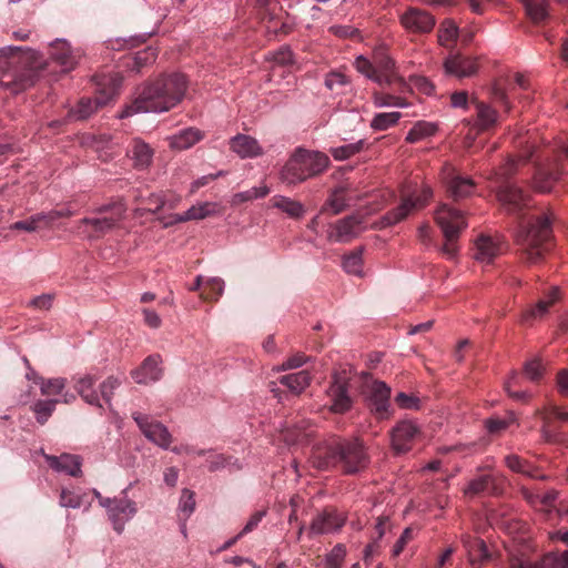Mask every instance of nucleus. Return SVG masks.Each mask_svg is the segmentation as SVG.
<instances>
[{
	"label": "nucleus",
	"mask_w": 568,
	"mask_h": 568,
	"mask_svg": "<svg viewBox=\"0 0 568 568\" xmlns=\"http://www.w3.org/2000/svg\"><path fill=\"white\" fill-rule=\"evenodd\" d=\"M497 197L508 213L516 214L520 219L516 243L520 248L521 257L529 264L539 263L551 246V214L542 213L524 221V211L530 207L529 194L511 182L500 185Z\"/></svg>",
	"instance_id": "f257e3e1"
},
{
	"label": "nucleus",
	"mask_w": 568,
	"mask_h": 568,
	"mask_svg": "<svg viewBox=\"0 0 568 568\" xmlns=\"http://www.w3.org/2000/svg\"><path fill=\"white\" fill-rule=\"evenodd\" d=\"M45 65L34 50L21 47L0 49V87L19 93L33 85L38 73Z\"/></svg>",
	"instance_id": "f03ea898"
},
{
	"label": "nucleus",
	"mask_w": 568,
	"mask_h": 568,
	"mask_svg": "<svg viewBox=\"0 0 568 568\" xmlns=\"http://www.w3.org/2000/svg\"><path fill=\"white\" fill-rule=\"evenodd\" d=\"M187 80L182 73L163 75L149 83L129 105L123 116H130L139 111L164 112L176 106L185 97Z\"/></svg>",
	"instance_id": "7ed1b4c3"
},
{
	"label": "nucleus",
	"mask_w": 568,
	"mask_h": 568,
	"mask_svg": "<svg viewBox=\"0 0 568 568\" xmlns=\"http://www.w3.org/2000/svg\"><path fill=\"white\" fill-rule=\"evenodd\" d=\"M313 463L321 470L339 469L353 475L367 467L369 456L358 439H334L316 448Z\"/></svg>",
	"instance_id": "20e7f679"
},
{
	"label": "nucleus",
	"mask_w": 568,
	"mask_h": 568,
	"mask_svg": "<svg viewBox=\"0 0 568 568\" xmlns=\"http://www.w3.org/2000/svg\"><path fill=\"white\" fill-rule=\"evenodd\" d=\"M329 165V158L320 151L297 148L280 172V180L296 185L322 174Z\"/></svg>",
	"instance_id": "39448f33"
},
{
	"label": "nucleus",
	"mask_w": 568,
	"mask_h": 568,
	"mask_svg": "<svg viewBox=\"0 0 568 568\" xmlns=\"http://www.w3.org/2000/svg\"><path fill=\"white\" fill-rule=\"evenodd\" d=\"M95 98H82L77 109L70 111V116L77 120L88 119L98 108L105 105L119 92L123 78L118 72L99 73L93 77Z\"/></svg>",
	"instance_id": "423d86ee"
},
{
	"label": "nucleus",
	"mask_w": 568,
	"mask_h": 568,
	"mask_svg": "<svg viewBox=\"0 0 568 568\" xmlns=\"http://www.w3.org/2000/svg\"><path fill=\"white\" fill-rule=\"evenodd\" d=\"M126 207L122 202H113L95 210V216L84 217L79 222L78 233L89 239H99L119 227L124 219Z\"/></svg>",
	"instance_id": "0eeeda50"
},
{
	"label": "nucleus",
	"mask_w": 568,
	"mask_h": 568,
	"mask_svg": "<svg viewBox=\"0 0 568 568\" xmlns=\"http://www.w3.org/2000/svg\"><path fill=\"white\" fill-rule=\"evenodd\" d=\"M355 68L359 73L379 85H405L403 78L395 70L393 59L384 51L375 52L373 62L359 55L355 60Z\"/></svg>",
	"instance_id": "6e6552de"
},
{
	"label": "nucleus",
	"mask_w": 568,
	"mask_h": 568,
	"mask_svg": "<svg viewBox=\"0 0 568 568\" xmlns=\"http://www.w3.org/2000/svg\"><path fill=\"white\" fill-rule=\"evenodd\" d=\"M541 419L540 436L547 444L559 445L568 443V410L550 404L536 410Z\"/></svg>",
	"instance_id": "1a4fd4ad"
},
{
	"label": "nucleus",
	"mask_w": 568,
	"mask_h": 568,
	"mask_svg": "<svg viewBox=\"0 0 568 568\" xmlns=\"http://www.w3.org/2000/svg\"><path fill=\"white\" fill-rule=\"evenodd\" d=\"M435 220L445 237L442 253L448 258H454L458 252L457 241L459 235L467 226L465 217L456 209L444 204L437 210Z\"/></svg>",
	"instance_id": "9d476101"
},
{
	"label": "nucleus",
	"mask_w": 568,
	"mask_h": 568,
	"mask_svg": "<svg viewBox=\"0 0 568 568\" xmlns=\"http://www.w3.org/2000/svg\"><path fill=\"white\" fill-rule=\"evenodd\" d=\"M362 394L371 413L377 419H388L393 412L390 405V387L384 382L365 376Z\"/></svg>",
	"instance_id": "9b49d317"
},
{
	"label": "nucleus",
	"mask_w": 568,
	"mask_h": 568,
	"mask_svg": "<svg viewBox=\"0 0 568 568\" xmlns=\"http://www.w3.org/2000/svg\"><path fill=\"white\" fill-rule=\"evenodd\" d=\"M433 197V190L428 185H423L419 190L405 192L398 206L388 211L383 216V223L386 226L394 225L405 220L409 214L427 205Z\"/></svg>",
	"instance_id": "f8f14e48"
},
{
	"label": "nucleus",
	"mask_w": 568,
	"mask_h": 568,
	"mask_svg": "<svg viewBox=\"0 0 568 568\" xmlns=\"http://www.w3.org/2000/svg\"><path fill=\"white\" fill-rule=\"evenodd\" d=\"M326 395L331 403L329 409L335 414H345L353 407L354 399L351 395V377L345 369L335 372L332 375Z\"/></svg>",
	"instance_id": "ddd939ff"
},
{
	"label": "nucleus",
	"mask_w": 568,
	"mask_h": 568,
	"mask_svg": "<svg viewBox=\"0 0 568 568\" xmlns=\"http://www.w3.org/2000/svg\"><path fill=\"white\" fill-rule=\"evenodd\" d=\"M440 176L448 196L454 201L468 197L475 192V182L462 175L452 164L446 163L443 166Z\"/></svg>",
	"instance_id": "4468645a"
},
{
	"label": "nucleus",
	"mask_w": 568,
	"mask_h": 568,
	"mask_svg": "<svg viewBox=\"0 0 568 568\" xmlns=\"http://www.w3.org/2000/svg\"><path fill=\"white\" fill-rule=\"evenodd\" d=\"M132 418L150 442L162 448H169L172 442V436L162 423L156 422L149 415L140 412L132 413Z\"/></svg>",
	"instance_id": "2eb2a0df"
},
{
	"label": "nucleus",
	"mask_w": 568,
	"mask_h": 568,
	"mask_svg": "<svg viewBox=\"0 0 568 568\" xmlns=\"http://www.w3.org/2000/svg\"><path fill=\"white\" fill-rule=\"evenodd\" d=\"M101 506L105 507L114 530L122 532L124 524L136 514L135 503L126 497L115 499H102Z\"/></svg>",
	"instance_id": "dca6fc26"
},
{
	"label": "nucleus",
	"mask_w": 568,
	"mask_h": 568,
	"mask_svg": "<svg viewBox=\"0 0 568 568\" xmlns=\"http://www.w3.org/2000/svg\"><path fill=\"white\" fill-rule=\"evenodd\" d=\"M460 542L466 551L469 565L473 568H483L488 561L491 560L493 555L481 538L470 534H463Z\"/></svg>",
	"instance_id": "f3484780"
},
{
	"label": "nucleus",
	"mask_w": 568,
	"mask_h": 568,
	"mask_svg": "<svg viewBox=\"0 0 568 568\" xmlns=\"http://www.w3.org/2000/svg\"><path fill=\"white\" fill-rule=\"evenodd\" d=\"M419 434L418 427L410 420L399 422L390 433L392 447L396 454H404L412 449L413 443Z\"/></svg>",
	"instance_id": "a211bd4d"
},
{
	"label": "nucleus",
	"mask_w": 568,
	"mask_h": 568,
	"mask_svg": "<svg viewBox=\"0 0 568 568\" xmlns=\"http://www.w3.org/2000/svg\"><path fill=\"white\" fill-rule=\"evenodd\" d=\"M402 26L412 33H428L435 26V18L427 11L409 8L400 16Z\"/></svg>",
	"instance_id": "6ab92c4d"
},
{
	"label": "nucleus",
	"mask_w": 568,
	"mask_h": 568,
	"mask_svg": "<svg viewBox=\"0 0 568 568\" xmlns=\"http://www.w3.org/2000/svg\"><path fill=\"white\" fill-rule=\"evenodd\" d=\"M364 216L362 214L348 215L334 224L329 239L335 242L348 243L363 231Z\"/></svg>",
	"instance_id": "aec40b11"
},
{
	"label": "nucleus",
	"mask_w": 568,
	"mask_h": 568,
	"mask_svg": "<svg viewBox=\"0 0 568 568\" xmlns=\"http://www.w3.org/2000/svg\"><path fill=\"white\" fill-rule=\"evenodd\" d=\"M161 364L162 358L159 354L150 355L138 368L131 372V376L138 384L158 382L163 376Z\"/></svg>",
	"instance_id": "412c9836"
},
{
	"label": "nucleus",
	"mask_w": 568,
	"mask_h": 568,
	"mask_svg": "<svg viewBox=\"0 0 568 568\" xmlns=\"http://www.w3.org/2000/svg\"><path fill=\"white\" fill-rule=\"evenodd\" d=\"M49 54L64 72L74 69L80 58L79 52L72 50L70 44L62 39H57L50 44Z\"/></svg>",
	"instance_id": "4be33fe9"
},
{
	"label": "nucleus",
	"mask_w": 568,
	"mask_h": 568,
	"mask_svg": "<svg viewBox=\"0 0 568 568\" xmlns=\"http://www.w3.org/2000/svg\"><path fill=\"white\" fill-rule=\"evenodd\" d=\"M444 68L447 74L462 79L474 75L478 70V64L474 58L455 54L445 60Z\"/></svg>",
	"instance_id": "5701e85b"
},
{
	"label": "nucleus",
	"mask_w": 568,
	"mask_h": 568,
	"mask_svg": "<svg viewBox=\"0 0 568 568\" xmlns=\"http://www.w3.org/2000/svg\"><path fill=\"white\" fill-rule=\"evenodd\" d=\"M72 381L74 389L87 404L103 410V403H101L99 393L94 388L97 379L92 375H77Z\"/></svg>",
	"instance_id": "b1692460"
},
{
	"label": "nucleus",
	"mask_w": 568,
	"mask_h": 568,
	"mask_svg": "<svg viewBox=\"0 0 568 568\" xmlns=\"http://www.w3.org/2000/svg\"><path fill=\"white\" fill-rule=\"evenodd\" d=\"M562 173L561 166L555 162L547 166H539L534 175V186L539 192H549L552 184Z\"/></svg>",
	"instance_id": "393cba45"
},
{
	"label": "nucleus",
	"mask_w": 568,
	"mask_h": 568,
	"mask_svg": "<svg viewBox=\"0 0 568 568\" xmlns=\"http://www.w3.org/2000/svg\"><path fill=\"white\" fill-rule=\"evenodd\" d=\"M230 148L242 159L256 158L263 154L257 140L245 134H237L230 140Z\"/></svg>",
	"instance_id": "a878e982"
},
{
	"label": "nucleus",
	"mask_w": 568,
	"mask_h": 568,
	"mask_svg": "<svg viewBox=\"0 0 568 568\" xmlns=\"http://www.w3.org/2000/svg\"><path fill=\"white\" fill-rule=\"evenodd\" d=\"M470 103L474 104L476 110L475 126L479 131H488L497 125L498 113L495 109L476 98H473Z\"/></svg>",
	"instance_id": "bb28decb"
},
{
	"label": "nucleus",
	"mask_w": 568,
	"mask_h": 568,
	"mask_svg": "<svg viewBox=\"0 0 568 568\" xmlns=\"http://www.w3.org/2000/svg\"><path fill=\"white\" fill-rule=\"evenodd\" d=\"M503 480L496 475L481 474L470 480L466 493L497 495L500 493Z\"/></svg>",
	"instance_id": "cd10ccee"
},
{
	"label": "nucleus",
	"mask_w": 568,
	"mask_h": 568,
	"mask_svg": "<svg viewBox=\"0 0 568 568\" xmlns=\"http://www.w3.org/2000/svg\"><path fill=\"white\" fill-rule=\"evenodd\" d=\"M500 245L491 237L480 235L475 241L474 258L480 263L489 264L500 254Z\"/></svg>",
	"instance_id": "c85d7f7f"
},
{
	"label": "nucleus",
	"mask_w": 568,
	"mask_h": 568,
	"mask_svg": "<svg viewBox=\"0 0 568 568\" xmlns=\"http://www.w3.org/2000/svg\"><path fill=\"white\" fill-rule=\"evenodd\" d=\"M344 525L343 518L337 514L324 511L318 514L311 524V535L329 534L339 529Z\"/></svg>",
	"instance_id": "c756f323"
},
{
	"label": "nucleus",
	"mask_w": 568,
	"mask_h": 568,
	"mask_svg": "<svg viewBox=\"0 0 568 568\" xmlns=\"http://www.w3.org/2000/svg\"><path fill=\"white\" fill-rule=\"evenodd\" d=\"M559 288L554 287L547 298L538 301L535 306H531L521 314L520 322L523 324H529L531 321L542 317L548 312L549 307L559 300Z\"/></svg>",
	"instance_id": "7c9ffc66"
},
{
	"label": "nucleus",
	"mask_w": 568,
	"mask_h": 568,
	"mask_svg": "<svg viewBox=\"0 0 568 568\" xmlns=\"http://www.w3.org/2000/svg\"><path fill=\"white\" fill-rule=\"evenodd\" d=\"M47 460L50 467L58 471H64L73 477L81 475V462L79 456L62 454L59 457L48 456Z\"/></svg>",
	"instance_id": "2f4dec72"
},
{
	"label": "nucleus",
	"mask_w": 568,
	"mask_h": 568,
	"mask_svg": "<svg viewBox=\"0 0 568 568\" xmlns=\"http://www.w3.org/2000/svg\"><path fill=\"white\" fill-rule=\"evenodd\" d=\"M527 18L535 26H542L549 18V0H520Z\"/></svg>",
	"instance_id": "473e14b6"
},
{
	"label": "nucleus",
	"mask_w": 568,
	"mask_h": 568,
	"mask_svg": "<svg viewBox=\"0 0 568 568\" xmlns=\"http://www.w3.org/2000/svg\"><path fill=\"white\" fill-rule=\"evenodd\" d=\"M59 215H61V213H38L32 215L29 220L18 221L11 224L10 229L17 231L34 232L41 226H51L52 223L58 220Z\"/></svg>",
	"instance_id": "72a5a7b5"
},
{
	"label": "nucleus",
	"mask_w": 568,
	"mask_h": 568,
	"mask_svg": "<svg viewBox=\"0 0 568 568\" xmlns=\"http://www.w3.org/2000/svg\"><path fill=\"white\" fill-rule=\"evenodd\" d=\"M312 375L308 371H300L297 373H292L287 375H283L278 378L280 384L285 386L290 392L295 395L301 394L306 387L310 386L312 382Z\"/></svg>",
	"instance_id": "f704fd0d"
},
{
	"label": "nucleus",
	"mask_w": 568,
	"mask_h": 568,
	"mask_svg": "<svg viewBox=\"0 0 568 568\" xmlns=\"http://www.w3.org/2000/svg\"><path fill=\"white\" fill-rule=\"evenodd\" d=\"M506 466L515 471L528 476L530 478L545 479V476L539 473V469L530 464L528 460L518 455H508L505 457Z\"/></svg>",
	"instance_id": "c9c22d12"
},
{
	"label": "nucleus",
	"mask_w": 568,
	"mask_h": 568,
	"mask_svg": "<svg viewBox=\"0 0 568 568\" xmlns=\"http://www.w3.org/2000/svg\"><path fill=\"white\" fill-rule=\"evenodd\" d=\"M347 207L346 189H335L321 210V214L329 211L332 215L343 212Z\"/></svg>",
	"instance_id": "e433bc0d"
},
{
	"label": "nucleus",
	"mask_w": 568,
	"mask_h": 568,
	"mask_svg": "<svg viewBox=\"0 0 568 568\" xmlns=\"http://www.w3.org/2000/svg\"><path fill=\"white\" fill-rule=\"evenodd\" d=\"M156 59V52L152 48H146L142 51L136 52L134 55L125 59V67L132 71L140 72V70L151 64Z\"/></svg>",
	"instance_id": "4c0bfd02"
},
{
	"label": "nucleus",
	"mask_w": 568,
	"mask_h": 568,
	"mask_svg": "<svg viewBox=\"0 0 568 568\" xmlns=\"http://www.w3.org/2000/svg\"><path fill=\"white\" fill-rule=\"evenodd\" d=\"M202 138L203 134L200 130L189 128L174 135L171 145L179 150L189 149L201 141Z\"/></svg>",
	"instance_id": "58836bf2"
},
{
	"label": "nucleus",
	"mask_w": 568,
	"mask_h": 568,
	"mask_svg": "<svg viewBox=\"0 0 568 568\" xmlns=\"http://www.w3.org/2000/svg\"><path fill=\"white\" fill-rule=\"evenodd\" d=\"M271 202L274 207L285 212L291 217H300L304 213L303 204L290 197L276 195L272 197Z\"/></svg>",
	"instance_id": "ea45409f"
},
{
	"label": "nucleus",
	"mask_w": 568,
	"mask_h": 568,
	"mask_svg": "<svg viewBox=\"0 0 568 568\" xmlns=\"http://www.w3.org/2000/svg\"><path fill=\"white\" fill-rule=\"evenodd\" d=\"M132 159L134 165L140 169H145L152 161V149L142 141H134L131 148Z\"/></svg>",
	"instance_id": "a19ab883"
},
{
	"label": "nucleus",
	"mask_w": 568,
	"mask_h": 568,
	"mask_svg": "<svg viewBox=\"0 0 568 568\" xmlns=\"http://www.w3.org/2000/svg\"><path fill=\"white\" fill-rule=\"evenodd\" d=\"M436 132V125L429 122L419 121L408 131L406 135V142L416 143L428 136L434 135Z\"/></svg>",
	"instance_id": "79ce46f5"
},
{
	"label": "nucleus",
	"mask_w": 568,
	"mask_h": 568,
	"mask_svg": "<svg viewBox=\"0 0 568 568\" xmlns=\"http://www.w3.org/2000/svg\"><path fill=\"white\" fill-rule=\"evenodd\" d=\"M216 204L211 202H205L199 205H193L186 212L183 213V216L178 217V221H192V220H203L215 212Z\"/></svg>",
	"instance_id": "37998d69"
},
{
	"label": "nucleus",
	"mask_w": 568,
	"mask_h": 568,
	"mask_svg": "<svg viewBox=\"0 0 568 568\" xmlns=\"http://www.w3.org/2000/svg\"><path fill=\"white\" fill-rule=\"evenodd\" d=\"M458 37V28L452 20H444L438 29V42L444 47H452Z\"/></svg>",
	"instance_id": "c03bdc74"
},
{
	"label": "nucleus",
	"mask_w": 568,
	"mask_h": 568,
	"mask_svg": "<svg viewBox=\"0 0 568 568\" xmlns=\"http://www.w3.org/2000/svg\"><path fill=\"white\" fill-rule=\"evenodd\" d=\"M270 193L267 185L252 187L244 192H239L232 196L231 204L233 206L241 205L244 202L253 201L255 199H263Z\"/></svg>",
	"instance_id": "a18cd8bd"
},
{
	"label": "nucleus",
	"mask_w": 568,
	"mask_h": 568,
	"mask_svg": "<svg viewBox=\"0 0 568 568\" xmlns=\"http://www.w3.org/2000/svg\"><path fill=\"white\" fill-rule=\"evenodd\" d=\"M224 290V282L219 277L209 278L203 286L200 297L206 302L217 301Z\"/></svg>",
	"instance_id": "49530a36"
},
{
	"label": "nucleus",
	"mask_w": 568,
	"mask_h": 568,
	"mask_svg": "<svg viewBox=\"0 0 568 568\" xmlns=\"http://www.w3.org/2000/svg\"><path fill=\"white\" fill-rule=\"evenodd\" d=\"M364 140H359L356 143H349L336 148H332L329 150L332 156L336 161H344L349 159L351 156L359 153L364 148Z\"/></svg>",
	"instance_id": "de8ad7c7"
},
{
	"label": "nucleus",
	"mask_w": 568,
	"mask_h": 568,
	"mask_svg": "<svg viewBox=\"0 0 568 568\" xmlns=\"http://www.w3.org/2000/svg\"><path fill=\"white\" fill-rule=\"evenodd\" d=\"M58 403V399L36 402L32 406V410L36 414L37 422L43 425L54 412Z\"/></svg>",
	"instance_id": "09e8293b"
},
{
	"label": "nucleus",
	"mask_w": 568,
	"mask_h": 568,
	"mask_svg": "<svg viewBox=\"0 0 568 568\" xmlns=\"http://www.w3.org/2000/svg\"><path fill=\"white\" fill-rule=\"evenodd\" d=\"M122 384L121 378L115 376H109L105 381L100 384L99 396L101 403H105L108 407H111V399L114 390Z\"/></svg>",
	"instance_id": "8fccbe9b"
},
{
	"label": "nucleus",
	"mask_w": 568,
	"mask_h": 568,
	"mask_svg": "<svg viewBox=\"0 0 568 568\" xmlns=\"http://www.w3.org/2000/svg\"><path fill=\"white\" fill-rule=\"evenodd\" d=\"M399 119V112L377 113L371 122V128L376 131H384L394 126Z\"/></svg>",
	"instance_id": "3c124183"
},
{
	"label": "nucleus",
	"mask_w": 568,
	"mask_h": 568,
	"mask_svg": "<svg viewBox=\"0 0 568 568\" xmlns=\"http://www.w3.org/2000/svg\"><path fill=\"white\" fill-rule=\"evenodd\" d=\"M39 381L41 394L44 396L60 394L67 385V379L61 377L47 381L40 377Z\"/></svg>",
	"instance_id": "603ef678"
},
{
	"label": "nucleus",
	"mask_w": 568,
	"mask_h": 568,
	"mask_svg": "<svg viewBox=\"0 0 568 568\" xmlns=\"http://www.w3.org/2000/svg\"><path fill=\"white\" fill-rule=\"evenodd\" d=\"M362 251L356 250L352 252L351 254L346 255L343 261V267L344 270L354 275H361L362 273Z\"/></svg>",
	"instance_id": "864d4df0"
},
{
	"label": "nucleus",
	"mask_w": 568,
	"mask_h": 568,
	"mask_svg": "<svg viewBox=\"0 0 568 568\" xmlns=\"http://www.w3.org/2000/svg\"><path fill=\"white\" fill-rule=\"evenodd\" d=\"M513 422V418H499V417H491L485 420V428L488 432V434L493 436H499L503 432H505L510 423Z\"/></svg>",
	"instance_id": "5fc2aeb1"
},
{
	"label": "nucleus",
	"mask_w": 568,
	"mask_h": 568,
	"mask_svg": "<svg viewBox=\"0 0 568 568\" xmlns=\"http://www.w3.org/2000/svg\"><path fill=\"white\" fill-rule=\"evenodd\" d=\"M179 508L185 518H189L194 511L195 498L192 490L186 488L182 490Z\"/></svg>",
	"instance_id": "6e6d98bb"
},
{
	"label": "nucleus",
	"mask_w": 568,
	"mask_h": 568,
	"mask_svg": "<svg viewBox=\"0 0 568 568\" xmlns=\"http://www.w3.org/2000/svg\"><path fill=\"white\" fill-rule=\"evenodd\" d=\"M268 54V59L278 65H288L294 63L293 52L286 45H283L278 50L270 52Z\"/></svg>",
	"instance_id": "4d7b16f0"
},
{
	"label": "nucleus",
	"mask_w": 568,
	"mask_h": 568,
	"mask_svg": "<svg viewBox=\"0 0 568 568\" xmlns=\"http://www.w3.org/2000/svg\"><path fill=\"white\" fill-rule=\"evenodd\" d=\"M544 565L546 568H568V550L547 555Z\"/></svg>",
	"instance_id": "13d9d810"
},
{
	"label": "nucleus",
	"mask_w": 568,
	"mask_h": 568,
	"mask_svg": "<svg viewBox=\"0 0 568 568\" xmlns=\"http://www.w3.org/2000/svg\"><path fill=\"white\" fill-rule=\"evenodd\" d=\"M524 371H525L526 376L530 381L538 382V381L541 379V377L544 375L545 367H544V365H542L540 359L535 358V359L529 361L525 365V369Z\"/></svg>",
	"instance_id": "bf43d9fd"
},
{
	"label": "nucleus",
	"mask_w": 568,
	"mask_h": 568,
	"mask_svg": "<svg viewBox=\"0 0 568 568\" xmlns=\"http://www.w3.org/2000/svg\"><path fill=\"white\" fill-rule=\"evenodd\" d=\"M375 104L377 106H405V100L400 97L388 94V93H376Z\"/></svg>",
	"instance_id": "052dcab7"
},
{
	"label": "nucleus",
	"mask_w": 568,
	"mask_h": 568,
	"mask_svg": "<svg viewBox=\"0 0 568 568\" xmlns=\"http://www.w3.org/2000/svg\"><path fill=\"white\" fill-rule=\"evenodd\" d=\"M346 555L345 546L337 544L327 556V565L331 568H339Z\"/></svg>",
	"instance_id": "680f3d73"
},
{
	"label": "nucleus",
	"mask_w": 568,
	"mask_h": 568,
	"mask_svg": "<svg viewBox=\"0 0 568 568\" xmlns=\"http://www.w3.org/2000/svg\"><path fill=\"white\" fill-rule=\"evenodd\" d=\"M60 505L62 507L78 508L81 506V497L74 491L63 488L60 494Z\"/></svg>",
	"instance_id": "e2e57ef3"
},
{
	"label": "nucleus",
	"mask_w": 568,
	"mask_h": 568,
	"mask_svg": "<svg viewBox=\"0 0 568 568\" xmlns=\"http://www.w3.org/2000/svg\"><path fill=\"white\" fill-rule=\"evenodd\" d=\"M207 463H209V470L210 471H216V470L225 468V467H227L230 465H233L231 463V458L230 457H225L222 454H210L209 458H207Z\"/></svg>",
	"instance_id": "0e129e2a"
},
{
	"label": "nucleus",
	"mask_w": 568,
	"mask_h": 568,
	"mask_svg": "<svg viewBox=\"0 0 568 568\" xmlns=\"http://www.w3.org/2000/svg\"><path fill=\"white\" fill-rule=\"evenodd\" d=\"M265 515H266V510H264V509L255 511L250 517V519L247 520V523L243 527V529L237 534V537H243L244 535L256 529V527L258 526V524L261 523V520L264 518Z\"/></svg>",
	"instance_id": "69168bd1"
},
{
	"label": "nucleus",
	"mask_w": 568,
	"mask_h": 568,
	"mask_svg": "<svg viewBox=\"0 0 568 568\" xmlns=\"http://www.w3.org/2000/svg\"><path fill=\"white\" fill-rule=\"evenodd\" d=\"M395 402L400 408L404 409H417L418 408V398L412 395H407L405 393H398L395 397Z\"/></svg>",
	"instance_id": "338daca9"
},
{
	"label": "nucleus",
	"mask_w": 568,
	"mask_h": 568,
	"mask_svg": "<svg viewBox=\"0 0 568 568\" xmlns=\"http://www.w3.org/2000/svg\"><path fill=\"white\" fill-rule=\"evenodd\" d=\"M508 568H546L544 565V560L541 562H531L529 560H524L518 557H510Z\"/></svg>",
	"instance_id": "774afa93"
}]
</instances>
